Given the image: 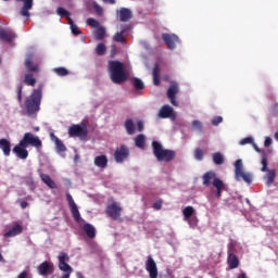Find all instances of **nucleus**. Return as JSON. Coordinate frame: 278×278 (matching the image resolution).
<instances>
[{"label": "nucleus", "instance_id": "f257e3e1", "mask_svg": "<svg viewBox=\"0 0 278 278\" xmlns=\"http://www.w3.org/2000/svg\"><path fill=\"white\" fill-rule=\"evenodd\" d=\"M66 199L74 220H76V223H78V225L83 227L86 236H88L91 240L97 238V228H94L92 224H88L86 223V220H84V218H81V214L79 213V208L77 207L75 200H73V195L67 192Z\"/></svg>", "mask_w": 278, "mask_h": 278}, {"label": "nucleus", "instance_id": "f03ea898", "mask_svg": "<svg viewBox=\"0 0 278 278\" xmlns=\"http://www.w3.org/2000/svg\"><path fill=\"white\" fill-rule=\"evenodd\" d=\"M42 103V85H39L38 88L33 89L31 93L26 97L24 105L26 114L28 116H36L40 112V105Z\"/></svg>", "mask_w": 278, "mask_h": 278}, {"label": "nucleus", "instance_id": "7ed1b4c3", "mask_svg": "<svg viewBox=\"0 0 278 278\" xmlns=\"http://www.w3.org/2000/svg\"><path fill=\"white\" fill-rule=\"evenodd\" d=\"M109 75L113 84H125L129 79V74L125 70V64L121 61H109Z\"/></svg>", "mask_w": 278, "mask_h": 278}, {"label": "nucleus", "instance_id": "20e7f679", "mask_svg": "<svg viewBox=\"0 0 278 278\" xmlns=\"http://www.w3.org/2000/svg\"><path fill=\"white\" fill-rule=\"evenodd\" d=\"M153 155L157 162H173L177 157L175 150L164 149L159 141H152Z\"/></svg>", "mask_w": 278, "mask_h": 278}, {"label": "nucleus", "instance_id": "39448f33", "mask_svg": "<svg viewBox=\"0 0 278 278\" xmlns=\"http://www.w3.org/2000/svg\"><path fill=\"white\" fill-rule=\"evenodd\" d=\"M235 179L236 181H244L245 184H253V174L244 172L242 160L235 162Z\"/></svg>", "mask_w": 278, "mask_h": 278}, {"label": "nucleus", "instance_id": "423d86ee", "mask_svg": "<svg viewBox=\"0 0 278 278\" xmlns=\"http://www.w3.org/2000/svg\"><path fill=\"white\" fill-rule=\"evenodd\" d=\"M262 173H267L266 174V185L267 186H273V184H275V177H277V170L275 169H268V154H266V152H263L262 154Z\"/></svg>", "mask_w": 278, "mask_h": 278}, {"label": "nucleus", "instance_id": "0eeeda50", "mask_svg": "<svg viewBox=\"0 0 278 278\" xmlns=\"http://www.w3.org/2000/svg\"><path fill=\"white\" fill-rule=\"evenodd\" d=\"M70 138H80V140H86L88 138V126L86 124H73L68 128Z\"/></svg>", "mask_w": 278, "mask_h": 278}, {"label": "nucleus", "instance_id": "6e6552de", "mask_svg": "<svg viewBox=\"0 0 278 278\" xmlns=\"http://www.w3.org/2000/svg\"><path fill=\"white\" fill-rule=\"evenodd\" d=\"M20 142H22V147L42 149V140H40V137L34 135L33 132H25Z\"/></svg>", "mask_w": 278, "mask_h": 278}, {"label": "nucleus", "instance_id": "1a4fd4ad", "mask_svg": "<svg viewBox=\"0 0 278 278\" xmlns=\"http://www.w3.org/2000/svg\"><path fill=\"white\" fill-rule=\"evenodd\" d=\"M68 260L70 257L66 253H62L59 256V269L64 273L61 278H71V275H73V267L68 265V263H66L68 262Z\"/></svg>", "mask_w": 278, "mask_h": 278}, {"label": "nucleus", "instance_id": "9d476101", "mask_svg": "<svg viewBox=\"0 0 278 278\" xmlns=\"http://www.w3.org/2000/svg\"><path fill=\"white\" fill-rule=\"evenodd\" d=\"M106 216L112 218V220H118L121 214H123V208L118 202H113L106 206Z\"/></svg>", "mask_w": 278, "mask_h": 278}, {"label": "nucleus", "instance_id": "9b49d317", "mask_svg": "<svg viewBox=\"0 0 278 278\" xmlns=\"http://www.w3.org/2000/svg\"><path fill=\"white\" fill-rule=\"evenodd\" d=\"M129 157V147L121 144L114 151V160L117 164H123Z\"/></svg>", "mask_w": 278, "mask_h": 278}, {"label": "nucleus", "instance_id": "f8f14e48", "mask_svg": "<svg viewBox=\"0 0 278 278\" xmlns=\"http://www.w3.org/2000/svg\"><path fill=\"white\" fill-rule=\"evenodd\" d=\"M55 270V267L53 263L49 261H45L37 267L38 275H41V277H47L48 275H53Z\"/></svg>", "mask_w": 278, "mask_h": 278}, {"label": "nucleus", "instance_id": "ddd939ff", "mask_svg": "<svg viewBox=\"0 0 278 278\" xmlns=\"http://www.w3.org/2000/svg\"><path fill=\"white\" fill-rule=\"evenodd\" d=\"M24 66L26 73H40V65L38 63H34V54H27Z\"/></svg>", "mask_w": 278, "mask_h": 278}, {"label": "nucleus", "instance_id": "4468645a", "mask_svg": "<svg viewBox=\"0 0 278 278\" xmlns=\"http://www.w3.org/2000/svg\"><path fill=\"white\" fill-rule=\"evenodd\" d=\"M179 92V85L177 83H173L167 90V98L169 99L172 105L175 108L179 106V102L177 99V93Z\"/></svg>", "mask_w": 278, "mask_h": 278}, {"label": "nucleus", "instance_id": "2eb2a0df", "mask_svg": "<svg viewBox=\"0 0 278 278\" xmlns=\"http://www.w3.org/2000/svg\"><path fill=\"white\" fill-rule=\"evenodd\" d=\"M227 264L229 270H233L240 266V260L236 254H233V245H229L228 248V257H227Z\"/></svg>", "mask_w": 278, "mask_h": 278}, {"label": "nucleus", "instance_id": "dca6fc26", "mask_svg": "<svg viewBox=\"0 0 278 278\" xmlns=\"http://www.w3.org/2000/svg\"><path fill=\"white\" fill-rule=\"evenodd\" d=\"M162 40L167 45L168 49H177V42H179V37L175 34H163L162 35Z\"/></svg>", "mask_w": 278, "mask_h": 278}, {"label": "nucleus", "instance_id": "f3484780", "mask_svg": "<svg viewBox=\"0 0 278 278\" xmlns=\"http://www.w3.org/2000/svg\"><path fill=\"white\" fill-rule=\"evenodd\" d=\"M146 270L149 273L150 278H157V264L151 255H149L147 258Z\"/></svg>", "mask_w": 278, "mask_h": 278}, {"label": "nucleus", "instance_id": "a211bd4d", "mask_svg": "<svg viewBox=\"0 0 278 278\" xmlns=\"http://www.w3.org/2000/svg\"><path fill=\"white\" fill-rule=\"evenodd\" d=\"M177 114H175V109L170 105H163L159 112V118H173L175 119Z\"/></svg>", "mask_w": 278, "mask_h": 278}, {"label": "nucleus", "instance_id": "6ab92c4d", "mask_svg": "<svg viewBox=\"0 0 278 278\" xmlns=\"http://www.w3.org/2000/svg\"><path fill=\"white\" fill-rule=\"evenodd\" d=\"M13 153H15L16 157H18L20 160H27V157H29V151H27V146H22L21 141L13 148Z\"/></svg>", "mask_w": 278, "mask_h": 278}, {"label": "nucleus", "instance_id": "aec40b11", "mask_svg": "<svg viewBox=\"0 0 278 278\" xmlns=\"http://www.w3.org/2000/svg\"><path fill=\"white\" fill-rule=\"evenodd\" d=\"M4 1H9V0H4ZM16 1L23 2V7L20 11V14L22 16H25L26 18H29V16H30L29 10H31L34 8V0H16Z\"/></svg>", "mask_w": 278, "mask_h": 278}, {"label": "nucleus", "instance_id": "412c9836", "mask_svg": "<svg viewBox=\"0 0 278 278\" xmlns=\"http://www.w3.org/2000/svg\"><path fill=\"white\" fill-rule=\"evenodd\" d=\"M121 23H127L134 18V13L127 8H121L117 12Z\"/></svg>", "mask_w": 278, "mask_h": 278}, {"label": "nucleus", "instance_id": "4be33fe9", "mask_svg": "<svg viewBox=\"0 0 278 278\" xmlns=\"http://www.w3.org/2000/svg\"><path fill=\"white\" fill-rule=\"evenodd\" d=\"M213 186L216 189V197L217 199H220L223 197V191L227 190V185L220 179V178H214L213 179Z\"/></svg>", "mask_w": 278, "mask_h": 278}, {"label": "nucleus", "instance_id": "5701e85b", "mask_svg": "<svg viewBox=\"0 0 278 278\" xmlns=\"http://www.w3.org/2000/svg\"><path fill=\"white\" fill-rule=\"evenodd\" d=\"M23 233V226L21 224H15L8 231L4 232V238H14Z\"/></svg>", "mask_w": 278, "mask_h": 278}, {"label": "nucleus", "instance_id": "b1692460", "mask_svg": "<svg viewBox=\"0 0 278 278\" xmlns=\"http://www.w3.org/2000/svg\"><path fill=\"white\" fill-rule=\"evenodd\" d=\"M16 33L12 30L0 29V40H3L4 42H12L13 40H16Z\"/></svg>", "mask_w": 278, "mask_h": 278}, {"label": "nucleus", "instance_id": "393cba45", "mask_svg": "<svg viewBox=\"0 0 278 278\" xmlns=\"http://www.w3.org/2000/svg\"><path fill=\"white\" fill-rule=\"evenodd\" d=\"M214 179H218V177H216V173L214 172H206L205 174H203L202 176V184L204 186V188H210V186H212Z\"/></svg>", "mask_w": 278, "mask_h": 278}, {"label": "nucleus", "instance_id": "a878e982", "mask_svg": "<svg viewBox=\"0 0 278 278\" xmlns=\"http://www.w3.org/2000/svg\"><path fill=\"white\" fill-rule=\"evenodd\" d=\"M0 149L5 157H10V153H12V143L10 142V140L2 138L0 139Z\"/></svg>", "mask_w": 278, "mask_h": 278}, {"label": "nucleus", "instance_id": "bb28decb", "mask_svg": "<svg viewBox=\"0 0 278 278\" xmlns=\"http://www.w3.org/2000/svg\"><path fill=\"white\" fill-rule=\"evenodd\" d=\"M50 138L55 143L56 153H64V151H66V146L64 142H62V140H60V138H58V136L51 132Z\"/></svg>", "mask_w": 278, "mask_h": 278}, {"label": "nucleus", "instance_id": "cd10ccee", "mask_svg": "<svg viewBox=\"0 0 278 278\" xmlns=\"http://www.w3.org/2000/svg\"><path fill=\"white\" fill-rule=\"evenodd\" d=\"M40 179L51 190H55V188H58V185H55V181H53V179H51V176H49L47 174H40Z\"/></svg>", "mask_w": 278, "mask_h": 278}, {"label": "nucleus", "instance_id": "c85d7f7f", "mask_svg": "<svg viewBox=\"0 0 278 278\" xmlns=\"http://www.w3.org/2000/svg\"><path fill=\"white\" fill-rule=\"evenodd\" d=\"M127 30H128V27H127V26H122V30H121L119 33H116V34L113 36V40H114L115 42H121V43L126 42L125 34H127Z\"/></svg>", "mask_w": 278, "mask_h": 278}, {"label": "nucleus", "instance_id": "c756f323", "mask_svg": "<svg viewBox=\"0 0 278 278\" xmlns=\"http://www.w3.org/2000/svg\"><path fill=\"white\" fill-rule=\"evenodd\" d=\"M94 166H98V168H108V156L105 155H99L94 157Z\"/></svg>", "mask_w": 278, "mask_h": 278}, {"label": "nucleus", "instance_id": "7c9ffc66", "mask_svg": "<svg viewBox=\"0 0 278 278\" xmlns=\"http://www.w3.org/2000/svg\"><path fill=\"white\" fill-rule=\"evenodd\" d=\"M36 78L34 77V73H31V72H28L27 74H25V76H24V84L26 85V86H31V87H34V86H36Z\"/></svg>", "mask_w": 278, "mask_h": 278}, {"label": "nucleus", "instance_id": "2f4dec72", "mask_svg": "<svg viewBox=\"0 0 278 278\" xmlns=\"http://www.w3.org/2000/svg\"><path fill=\"white\" fill-rule=\"evenodd\" d=\"M160 73H161L160 65L155 64L154 67H153V72H152L154 86H160V84H161Z\"/></svg>", "mask_w": 278, "mask_h": 278}, {"label": "nucleus", "instance_id": "473e14b6", "mask_svg": "<svg viewBox=\"0 0 278 278\" xmlns=\"http://www.w3.org/2000/svg\"><path fill=\"white\" fill-rule=\"evenodd\" d=\"M125 129H126L128 136H132V134H135L136 126L134 125V119H126Z\"/></svg>", "mask_w": 278, "mask_h": 278}, {"label": "nucleus", "instance_id": "72a5a7b5", "mask_svg": "<svg viewBox=\"0 0 278 278\" xmlns=\"http://www.w3.org/2000/svg\"><path fill=\"white\" fill-rule=\"evenodd\" d=\"M68 25L71 27V31L72 34H74V36H79V34H81V30H79V27L77 26V24H75V22H73V18L68 17Z\"/></svg>", "mask_w": 278, "mask_h": 278}, {"label": "nucleus", "instance_id": "f704fd0d", "mask_svg": "<svg viewBox=\"0 0 278 278\" xmlns=\"http://www.w3.org/2000/svg\"><path fill=\"white\" fill-rule=\"evenodd\" d=\"M213 162L217 166H220L222 164H225V157L223 156V154L220 152H216L213 154Z\"/></svg>", "mask_w": 278, "mask_h": 278}, {"label": "nucleus", "instance_id": "c9c22d12", "mask_svg": "<svg viewBox=\"0 0 278 278\" xmlns=\"http://www.w3.org/2000/svg\"><path fill=\"white\" fill-rule=\"evenodd\" d=\"M94 38L97 40H103V38H105V27L103 26L98 27L94 34Z\"/></svg>", "mask_w": 278, "mask_h": 278}, {"label": "nucleus", "instance_id": "e433bc0d", "mask_svg": "<svg viewBox=\"0 0 278 278\" xmlns=\"http://www.w3.org/2000/svg\"><path fill=\"white\" fill-rule=\"evenodd\" d=\"M144 142H146L144 135H138L135 138V144L136 147H138V149H144Z\"/></svg>", "mask_w": 278, "mask_h": 278}, {"label": "nucleus", "instance_id": "4c0bfd02", "mask_svg": "<svg viewBox=\"0 0 278 278\" xmlns=\"http://www.w3.org/2000/svg\"><path fill=\"white\" fill-rule=\"evenodd\" d=\"M132 85L135 90H144V83L140 78H134Z\"/></svg>", "mask_w": 278, "mask_h": 278}, {"label": "nucleus", "instance_id": "58836bf2", "mask_svg": "<svg viewBox=\"0 0 278 278\" xmlns=\"http://www.w3.org/2000/svg\"><path fill=\"white\" fill-rule=\"evenodd\" d=\"M182 214L185 216V220H188L194 214V207L187 206L184 208Z\"/></svg>", "mask_w": 278, "mask_h": 278}, {"label": "nucleus", "instance_id": "ea45409f", "mask_svg": "<svg viewBox=\"0 0 278 278\" xmlns=\"http://www.w3.org/2000/svg\"><path fill=\"white\" fill-rule=\"evenodd\" d=\"M106 51H108V47H105L104 43H98V46L96 47L97 55H105Z\"/></svg>", "mask_w": 278, "mask_h": 278}, {"label": "nucleus", "instance_id": "a19ab883", "mask_svg": "<svg viewBox=\"0 0 278 278\" xmlns=\"http://www.w3.org/2000/svg\"><path fill=\"white\" fill-rule=\"evenodd\" d=\"M53 71L56 75H59V77H66V75L70 73L66 67H55Z\"/></svg>", "mask_w": 278, "mask_h": 278}, {"label": "nucleus", "instance_id": "79ce46f5", "mask_svg": "<svg viewBox=\"0 0 278 278\" xmlns=\"http://www.w3.org/2000/svg\"><path fill=\"white\" fill-rule=\"evenodd\" d=\"M92 8L98 16H103V7L97 3V1L92 2Z\"/></svg>", "mask_w": 278, "mask_h": 278}, {"label": "nucleus", "instance_id": "37998d69", "mask_svg": "<svg viewBox=\"0 0 278 278\" xmlns=\"http://www.w3.org/2000/svg\"><path fill=\"white\" fill-rule=\"evenodd\" d=\"M56 14H59V16H62V17L66 16L67 21H68V18H71V13L62 7H59L56 9Z\"/></svg>", "mask_w": 278, "mask_h": 278}, {"label": "nucleus", "instance_id": "c03bdc74", "mask_svg": "<svg viewBox=\"0 0 278 278\" xmlns=\"http://www.w3.org/2000/svg\"><path fill=\"white\" fill-rule=\"evenodd\" d=\"M194 157L199 161L202 162L203 157H205V154L203 153V149L197 148L194 150Z\"/></svg>", "mask_w": 278, "mask_h": 278}, {"label": "nucleus", "instance_id": "a18cd8bd", "mask_svg": "<svg viewBox=\"0 0 278 278\" xmlns=\"http://www.w3.org/2000/svg\"><path fill=\"white\" fill-rule=\"evenodd\" d=\"M86 23H87V25L89 26V27H93V28H99V21H97V20H94V17H89V18H87V21H86Z\"/></svg>", "mask_w": 278, "mask_h": 278}, {"label": "nucleus", "instance_id": "49530a36", "mask_svg": "<svg viewBox=\"0 0 278 278\" xmlns=\"http://www.w3.org/2000/svg\"><path fill=\"white\" fill-rule=\"evenodd\" d=\"M192 127L197 131H203V123H201L200 121H193L192 122Z\"/></svg>", "mask_w": 278, "mask_h": 278}, {"label": "nucleus", "instance_id": "de8ad7c7", "mask_svg": "<svg viewBox=\"0 0 278 278\" xmlns=\"http://www.w3.org/2000/svg\"><path fill=\"white\" fill-rule=\"evenodd\" d=\"M254 140L253 137H247L240 140L239 144H241V147H244V144H253Z\"/></svg>", "mask_w": 278, "mask_h": 278}, {"label": "nucleus", "instance_id": "09e8293b", "mask_svg": "<svg viewBox=\"0 0 278 278\" xmlns=\"http://www.w3.org/2000/svg\"><path fill=\"white\" fill-rule=\"evenodd\" d=\"M17 101L18 103L23 102V85L17 86Z\"/></svg>", "mask_w": 278, "mask_h": 278}, {"label": "nucleus", "instance_id": "8fccbe9b", "mask_svg": "<svg viewBox=\"0 0 278 278\" xmlns=\"http://www.w3.org/2000/svg\"><path fill=\"white\" fill-rule=\"evenodd\" d=\"M220 123H223L222 116H216L212 119V125H214V127H217V125H220Z\"/></svg>", "mask_w": 278, "mask_h": 278}, {"label": "nucleus", "instance_id": "3c124183", "mask_svg": "<svg viewBox=\"0 0 278 278\" xmlns=\"http://www.w3.org/2000/svg\"><path fill=\"white\" fill-rule=\"evenodd\" d=\"M138 131H144V123L142 121L137 122Z\"/></svg>", "mask_w": 278, "mask_h": 278}, {"label": "nucleus", "instance_id": "603ef678", "mask_svg": "<svg viewBox=\"0 0 278 278\" xmlns=\"http://www.w3.org/2000/svg\"><path fill=\"white\" fill-rule=\"evenodd\" d=\"M273 144V139L270 137H266L264 141V147L268 148Z\"/></svg>", "mask_w": 278, "mask_h": 278}, {"label": "nucleus", "instance_id": "864d4df0", "mask_svg": "<svg viewBox=\"0 0 278 278\" xmlns=\"http://www.w3.org/2000/svg\"><path fill=\"white\" fill-rule=\"evenodd\" d=\"M16 278H29V273L27 270H24L20 273Z\"/></svg>", "mask_w": 278, "mask_h": 278}, {"label": "nucleus", "instance_id": "5fc2aeb1", "mask_svg": "<svg viewBox=\"0 0 278 278\" xmlns=\"http://www.w3.org/2000/svg\"><path fill=\"white\" fill-rule=\"evenodd\" d=\"M20 206L22 207V210H25L26 207L29 206V203L25 200H21L20 201Z\"/></svg>", "mask_w": 278, "mask_h": 278}, {"label": "nucleus", "instance_id": "6e6d98bb", "mask_svg": "<svg viewBox=\"0 0 278 278\" xmlns=\"http://www.w3.org/2000/svg\"><path fill=\"white\" fill-rule=\"evenodd\" d=\"M153 207L155 210H162V200H159V201L154 202Z\"/></svg>", "mask_w": 278, "mask_h": 278}, {"label": "nucleus", "instance_id": "4d7b16f0", "mask_svg": "<svg viewBox=\"0 0 278 278\" xmlns=\"http://www.w3.org/2000/svg\"><path fill=\"white\" fill-rule=\"evenodd\" d=\"M252 147H253V149H254V151H256V153H264V151H262L261 149H260V147H257V143H255L254 141H253V143H252Z\"/></svg>", "mask_w": 278, "mask_h": 278}, {"label": "nucleus", "instance_id": "13d9d810", "mask_svg": "<svg viewBox=\"0 0 278 278\" xmlns=\"http://www.w3.org/2000/svg\"><path fill=\"white\" fill-rule=\"evenodd\" d=\"M273 114H274V116H278V102L275 103L273 106Z\"/></svg>", "mask_w": 278, "mask_h": 278}, {"label": "nucleus", "instance_id": "bf43d9fd", "mask_svg": "<svg viewBox=\"0 0 278 278\" xmlns=\"http://www.w3.org/2000/svg\"><path fill=\"white\" fill-rule=\"evenodd\" d=\"M103 3H110L111 5H114L116 3V0H102Z\"/></svg>", "mask_w": 278, "mask_h": 278}, {"label": "nucleus", "instance_id": "052dcab7", "mask_svg": "<svg viewBox=\"0 0 278 278\" xmlns=\"http://www.w3.org/2000/svg\"><path fill=\"white\" fill-rule=\"evenodd\" d=\"M76 277H77V278H86L85 276H83L81 273H77V274H76Z\"/></svg>", "mask_w": 278, "mask_h": 278}, {"label": "nucleus", "instance_id": "680f3d73", "mask_svg": "<svg viewBox=\"0 0 278 278\" xmlns=\"http://www.w3.org/2000/svg\"><path fill=\"white\" fill-rule=\"evenodd\" d=\"M237 278H247V274H240Z\"/></svg>", "mask_w": 278, "mask_h": 278}, {"label": "nucleus", "instance_id": "e2e57ef3", "mask_svg": "<svg viewBox=\"0 0 278 278\" xmlns=\"http://www.w3.org/2000/svg\"><path fill=\"white\" fill-rule=\"evenodd\" d=\"M34 131H40V127H35Z\"/></svg>", "mask_w": 278, "mask_h": 278}, {"label": "nucleus", "instance_id": "0e129e2a", "mask_svg": "<svg viewBox=\"0 0 278 278\" xmlns=\"http://www.w3.org/2000/svg\"><path fill=\"white\" fill-rule=\"evenodd\" d=\"M275 140L278 141V131L275 134Z\"/></svg>", "mask_w": 278, "mask_h": 278}, {"label": "nucleus", "instance_id": "69168bd1", "mask_svg": "<svg viewBox=\"0 0 278 278\" xmlns=\"http://www.w3.org/2000/svg\"><path fill=\"white\" fill-rule=\"evenodd\" d=\"M0 262H3V255L0 253Z\"/></svg>", "mask_w": 278, "mask_h": 278}]
</instances>
